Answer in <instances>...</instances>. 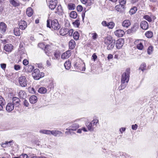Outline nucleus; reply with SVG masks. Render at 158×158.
I'll return each mask as SVG.
<instances>
[{
    "mask_svg": "<svg viewBox=\"0 0 158 158\" xmlns=\"http://www.w3.org/2000/svg\"><path fill=\"white\" fill-rule=\"evenodd\" d=\"M81 1L83 4L87 6H90L93 3L91 0H81Z\"/></svg>",
    "mask_w": 158,
    "mask_h": 158,
    "instance_id": "obj_23",
    "label": "nucleus"
},
{
    "mask_svg": "<svg viewBox=\"0 0 158 158\" xmlns=\"http://www.w3.org/2000/svg\"><path fill=\"white\" fill-rule=\"evenodd\" d=\"M141 27L143 30H146L148 28V24L145 21H142L140 24Z\"/></svg>",
    "mask_w": 158,
    "mask_h": 158,
    "instance_id": "obj_13",
    "label": "nucleus"
},
{
    "mask_svg": "<svg viewBox=\"0 0 158 158\" xmlns=\"http://www.w3.org/2000/svg\"><path fill=\"white\" fill-rule=\"evenodd\" d=\"M82 7L81 5H78L77 7V10L78 11L81 12L82 10Z\"/></svg>",
    "mask_w": 158,
    "mask_h": 158,
    "instance_id": "obj_52",
    "label": "nucleus"
},
{
    "mask_svg": "<svg viewBox=\"0 0 158 158\" xmlns=\"http://www.w3.org/2000/svg\"><path fill=\"white\" fill-rule=\"evenodd\" d=\"M146 65L145 63H142L140 65L139 69L141 70L143 72L146 69Z\"/></svg>",
    "mask_w": 158,
    "mask_h": 158,
    "instance_id": "obj_35",
    "label": "nucleus"
},
{
    "mask_svg": "<svg viewBox=\"0 0 158 158\" xmlns=\"http://www.w3.org/2000/svg\"><path fill=\"white\" fill-rule=\"evenodd\" d=\"M92 35L93 39L94 40H96L98 37L97 34L96 33H95L92 34Z\"/></svg>",
    "mask_w": 158,
    "mask_h": 158,
    "instance_id": "obj_53",
    "label": "nucleus"
},
{
    "mask_svg": "<svg viewBox=\"0 0 158 158\" xmlns=\"http://www.w3.org/2000/svg\"><path fill=\"white\" fill-rule=\"evenodd\" d=\"M130 69H127L125 72L122 76L121 80V85L119 87L120 89H124L127 86V83L129 81L130 77Z\"/></svg>",
    "mask_w": 158,
    "mask_h": 158,
    "instance_id": "obj_1",
    "label": "nucleus"
},
{
    "mask_svg": "<svg viewBox=\"0 0 158 158\" xmlns=\"http://www.w3.org/2000/svg\"><path fill=\"white\" fill-rule=\"evenodd\" d=\"M57 3V0H50L49 4V7L50 9L52 10H54L55 8Z\"/></svg>",
    "mask_w": 158,
    "mask_h": 158,
    "instance_id": "obj_8",
    "label": "nucleus"
},
{
    "mask_svg": "<svg viewBox=\"0 0 158 158\" xmlns=\"http://www.w3.org/2000/svg\"><path fill=\"white\" fill-rule=\"evenodd\" d=\"M28 64V61L26 60V59H24L23 60V64L26 66H27V65Z\"/></svg>",
    "mask_w": 158,
    "mask_h": 158,
    "instance_id": "obj_56",
    "label": "nucleus"
},
{
    "mask_svg": "<svg viewBox=\"0 0 158 158\" xmlns=\"http://www.w3.org/2000/svg\"><path fill=\"white\" fill-rule=\"evenodd\" d=\"M115 35L118 37H122L125 34L124 31L122 30L118 29L115 31L114 32Z\"/></svg>",
    "mask_w": 158,
    "mask_h": 158,
    "instance_id": "obj_14",
    "label": "nucleus"
},
{
    "mask_svg": "<svg viewBox=\"0 0 158 158\" xmlns=\"http://www.w3.org/2000/svg\"><path fill=\"white\" fill-rule=\"evenodd\" d=\"M47 91L46 89L44 87H40L38 90V92L41 94H45L46 93Z\"/></svg>",
    "mask_w": 158,
    "mask_h": 158,
    "instance_id": "obj_30",
    "label": "nucleus"
},
{
    "mask_svg": "<svg viewBox=\"0 0 158 158\" xmlns=\"http://www.w3.org/2000/svg\"><path fill=\"white\" fill-rule=\"evenodd\" d=\"M75 42L73 40H70L69 42V48L71 49H73L75 47Z\"/></svg>",
    "mask_w": 158,
    "mask_h": 158,
    "instance_id": "obj_26",
    "label": "nucleus"
},
{
    "mask_svg": "<svg viewBox=\"0 0 158 158\" xmlns=\"http://www.w3.org/2000/svg\"><path fill=\"white\" fill-rule=\"evenodd\" d=\"M19 81L21 86L25 87L27 85V80L25 76H22L20 77L19 79Z\"/></svg>",
    "mask_w": 158,
    "mask_h": 158,
    "instance_id": "obj_5",
    "label": "nucleus"
},
{
    "mask_svg": "<svg viewBox=\"0 0 158 158\" xmlns=\"http://www.w3.org/2000/svg\"><path fill=\"white\" fill-rule=\"evenodd\" d=\"M119 3L122 5H124L126 3V0H119Z\"/></svg>",
    "mask_w": 158,
    "mask_h": 158,
    "instance_id": "obj_54",
    "label": "nucleus"
},
{
    "mask_svg": "<svg viewBox=\"0 0 158 158\" xmlns=\"http://www.w3.org/2000/svg\"><path fill=\"white\" fill-rule=\"evenodd\" d=\"M14 69L16 70H19L20 69V66L19 65H15L14 66Z\"/></svg>",
    "mask_w": 158,
    "mask_h": 158,
    "instance_id": "obj_55",
    "label": "nucleus"
},
{
    "mask_svg": "<svg viewBox=\"0 0 158 158\" xmlns=\"http://www.w3.org/2000/svg\"><path fill=\"white\" fill-rule=\"evenodd\" d=\"M71 51L68 50L66 51L62 55L61 58L65 59L69 58L71 55Z\"/></svg>",
    "mask_w": 158,
    "mask_h": 158,
    "instance_id": "obj_17",
    "label": "nucleus"
},
{
    "mask_svg": "<svg viewBox=\"0 0 158 158\" xmlns=\"http://www.w3.org/2000/svg\"><path fill=\"white\" fill-rule=\"evenodd\" d=\"M136 30V27L135 26H134L132 27L131 29H129L127 30L128 33H133L135 32Z\"/></svg>",
    "mask_w": 158,
    "mask_h": 158,
    "instance_id": "obj_38",
    "label": "nucleus"
},
{
    "mask_svg": "<svg viewBox=\"0 0 158 158\" xmlns=\"http://www.w3.org/2000/svg\"><path fill=\"white\" fill-rule=\"evenodd\" d=\"M37 98L35 95H32L29 98V101L32 104L35 103L37 102Z\"/></svg>",
    "mask_w": 158,
    "mask_h": 158,
    "instance_id": "obj_19",
    "label": "nucleus"
},
{
    "mask_svg": "<svg viewBox=\"0 0 158 158\" xmlns=\"http://www.w3.org/2000/svg\"><path fill=\"white\" fill-rule=\"evenodd\" d=\"M56 13L57 12L61 13L62 12V7L60 5H58L56 8L55 11Z\"/></svg>",
    "mask_w": 158,
    "mask_h": 158,
    "instance_id": "obj_42",
    "label": "nucleus"
},
{
    "mask_svg": "<svg viewBox=\"0 0 158 158\" xmlns=\"http://www.w3.org/2000/svg\"><path fill=\"white\" fill-rule=\"evenodd\" d=\"M14 34L16 36H19L20 35L21 33L20 31V30L18 28H15L14 30Z\"/></svg>",
    "mask_w": 158,
    "mask_h": 158,
    "instance_id": "obj_31",
    "label": "nucleus"
},
{
    "mask_svg": "<svg viewBox=\"0 0 158 158\" xmlns=\"http://www.w3.org/2000/svg\"><path fill=\"white\" fill-rule=\"evenodd\" d=\"M47 26L48 27L52 28L54 30H59L60 28V26L58 22L56 19L52 20L48 19L47 21Z\"/></svg>",
    "mask_w": 158,
    "mask_h": 158,
    "instance_id": "obj_2",
    "label": "nucleus"
},
{
    "mask_svg": "<svg viewBox=\"0 0 158 158\" xmlns=\"http://www.w3.org/2000/svg\"><path fill=\"white\" fill-rule=\"evenodd\" d=\"M74 66L75 68L81 71H84L85 70V64L81 60L75 62Z\"/></svg>",
    "mask_w": 158,
    "mask_h": 158,
    "instance_id": "obj_4",
    "label": "nucleus"
},
{
    "mask_svg": "<svg viewBox=\"0 0 158 158\" xmlns=\"http://www.w3.org/2000/svg\"><path fill=\"white\" fill-rule=\"evenodd\" d=\"M19 98H25L26 97V94L25 92L23 90H20L19 93Z\"/></svg>",
    "mask_w": 158,
    "mask_h": 158,
    "instance_id": "obj_27",
    "label": "nucleus"
},
{
    "mask_svg": "<svg viewBox=\"0 0 158 158\" xmlns=\"http://www.w3.org/2000/svg\"><path fill=\"white\" fill-rule=\"evenodd\" d=\"M137 48L140 50H142L143 48V43L142 42L138 43L137 45Z\"/></svg>",
    "mask_w": 158,
    "mask_h": 158,
    "instance_id": "obj_43",
    "label": "nucleus"
},
{
    "mask_svg": "<svg viewBox=\"0 0 158 158\" xmlns=\"http://www.w3.org/2000/svg\"><path fill=\"white\" fill-rule=\"evenodd\" d=\"M143 18L147 20L149 22H151L152 21L151 18L148 15H145L143 16Z\"/></svg>",
    "mask_w": 158,
    "mask_h": 158,
    "instance_id": "obj_48",
    "label": "nucleus"
},
{
    "mask_svg": "<svg viewBox=\"0 0 158 158\" xmlns=\"http://www.w3.org/2000/svg\"><path fill=\"white\" fill-rule=\"evenodd\" d=\"M15 106L11 102H9L7 104L6 106V110L8 112H11L14 108Z\"/></svg>",
    "mask_w": 158,
    "mask_h": 158,
    "instance_id": "obj_10",
    "label": "nucleus"
},
{
    "mask_svg": "<svg viewBox=\"0 0 158 158\" xmlns=\"http://www.w3.org/2000/svg\"><path fill=\"white\" fill-rule=\"evenodd\" d=\"M10 3L13 6L16 7L19 5L18 1L15 0H9Z\"/></svg>",
    "mask_w": 158,
    "mask_h": 158,
    "instance_id": "obj_24",
    "label": "nucleus"
},
{
    "mask_svg": "<svg viewBox=\"0 0 158 158\" xmlns=\"http://www.w3.org/2000/svg\"><path fill=\"white\" fill-rule=\"evenodd\" d=\"M77 14L75 11H72L70 14V16L71 18L75 19L77 17Z\"/></svg>",
    "mask_w": 158,
    "mask_h": 158,
    "instance_id": "obj_33",
    "label": "nucleus"
},
{
    "mask_svg": "<svg viewBox=\"0 0 158 158\" xmlns=\"http://www.w3.org/2000/svg\"><path fill=\"white\" fill-rule=\"evenodd\" d=\"M92 57L93 58V59L94 60V61H95L97 58V56L96 54L95 53H94L92 55Z\"/></svg>",
    "mask_w": 158,
    "mask_h": 158,
    "instance_id": "obj_59",
    "label": "nucleus"
},
{
    "mask_svg": "<svg viewBox=\"0 0 158 158\" xmlns=\"http://www.w3.org/2000/svg\"><path fill=\"white\" fill-rule=\"evenodd\" d=\"M91 124L92 123L90 122H88L87 123V127L88 130L90 131H93V129L92 127Z\"/></svg>",
    "mask_w": 158,
    "mask_h": 158,
    "instance_id": "obj_47",
    "label": "nucleus"
},
{
    "mask_svg": "<svg viewBox=\"0 0 158 158\" xmlns=\"http://www.w3.org/2000/svg\"><path fill=\"white\" fill-rule=\"evenodd\" d=\"M79 127V125L77 123H73L69 127V128L66 129L67 130H69V132H70L71 130L76 131Z\"/></svg>",
    "mask_w": 158,
    "mask_h": 158,
    "instance_id": "obj_12",
    "label": "nucleus"
},
{
    "mask_svg": "<svg viewBox=\"0 0 158 158\" xmlns=\"http://www.w3.org/2000/svg\"><path fill=\"white\" fill-rule=\"evenodd\" d=\"M34 69V67L31 65L25 66L23 70L24 72L27 73L31 72Z\"/></svg>",
    "mask_w": 158,
    "mask_h": 158,
    "instance_id": "obj_15",
    "label": "nucleus"
},
{
    "mask_svg": "<svg viewBox=\"0 0 158 158\" xmlns=\"http://www.w3.org/2000/svg\"><path fill=\"white\" fill-rule=\"evenodd\" d=\"M75 6L74 4L69 3L68 6V9L70 10H73L75 9Z\"/></svg>",
    "mask_w": 158,
    "mask_h": 158,
    "instance_id": "obj_40",
    "label": "nucleus"
},
{
    "mask_svg": "<svg viewBox=\"0 0 158 158\" xmlns=\"http://www.w3.org/2000/svg\"><path fill=\"white\" fill-rule=\"evenodd\" d=\"M26 12L29 17H31L33 13L32 9L31 7H28L27 9Z\"/></svg>",
    "mask_w": 158,
    "mask_h": 158,
    "instance_id": "obj_29",
    "label": "nucleus"
},
{
    "mask_svg": "<svg viewBox=\"0 0 158 158\" xmlns=\"http://www.w3.org/2000/svg\"><path fill=\"white\" fill-rule=\"evenodd\" d=\"M130 21L128 20H126L123 21L122 23V26L124 27L128 28L130 25Z\"/></svg>",
    "mask_w": 158,
    "mask_h": 158,
    "instance_id": "obj_22",
    "label": "nucleus"
},
{
    "mask_svg": "<svg viewBox=\"0 0 158 158\" xmlns=\"http://www.w3.org/2000/svg\"><path fill=\"white\" fill-rule=\"evenodd\" d=\"M145 35L148 38H151L152 37L153 34L152 31H148L146 32Z\"/></svg>",
    "mask_w": 158,
    "mask_h": 158,
    "instance_id": "obj_34",
    "label": "nucleus"
},
{
    "mask_svg": "<svg viewBox=\"0 0 158 158\" xmlns=\"http://www.w3.org/2000/svg\"><path fill=\"white\" fill-rule=\"evenodd\" d=\"M124 43V40L122 38L118 40L116 43V47L117 48L119 49L121 48Z\"/></svg>",
    "mask_w": 158,
    "mask_h": 158,
    "instance_id": "obj_7",
    "label": "nucleus"
},
{
    "mask_svg": "<svg viewBox=\"0 0 158 158\" xmlns=\"http://www.w3.org/2000/svg\"><path fill=\"white\" fill-rule=\"evenodd\" d=\"M23 103H24V106H27V107L28 106L29 104L27 100H25L24 101Z\"/></svg>",
    "mask_w": 158,
    "mask_h": 158,
    "instance_id": "obj_60",
    "label": "nucleus"
},
{
    "mask_svg": "<svg viewBox=\"0 0 158 158\" xmlns=\"http://www.w3.org/2000/svg\"><path fill=\"white\" fill-rule=\"evenodd\" d=\"M73 32V30L72 29L69 30L68 32V34L69 36H71L72 35Z\"/></svg>",
    "mask_w": 158,
    "mask_h": 158,
    "instance_id": "obj_58",
    "label": "nucleus"
},
{
    "mask_svg": "<svg viewBox=\"0 0 158 158\" xmlns=\"http://www.w3.org/2000/svg\"><path fill=\"white\" fill-rule=\"evenodd\" d=\"M50 134H52L55 136H56L58 135L61 136L62 135V133L58 130H52L50 131Z\"/></svg>",
    "mask_w": 158,
    "mask_h": 158,
    "instance_id": "obj_16",
    "label": "nucleus"
},
{
    "mask_svg": "<svg viewBox=\"0 0 158 158\" xmlns=\"http://www.w3.org/2000/svg\"><path fill=\"white\" fill-rule=\"evenodd\" d=\"M0 65L1 68L3 69H5L6 68V65L5 64H1Z\"/></svg>",
    "mask_w": 158,
    "mask_h": 158,
    "instance_id": "obj_62",
    "label": "nucleus"
},
{
    "mask_svg": "<svg viewBox=\"0 0 158 158\" xmlns=\"http://www.w3.org/2000/svg\"><path fill=\"white\" fill-rule=\"evenodd\" d=\"M102 24L103 26H107L108 23H107L106 21H103L102 23Z\"/></svg>",
    "mask_w": 158,
    "mask_h": 158,
    "instance_id": "obj_61",
    "label": "nucleus"
},
{
    "mask_svg": "<svg viewBox=\"0 0 158 158\" xmlns=\"http://www.w3.org/2000/svg\"><path fill=\"white\" fill-rule=\"evenodd\" d=\"M38 46L41 48H44V51L45 52V53L47 55H48L47 54V52H46V50L47 49V48L49 46V45H47L46 46H45L43 43H41L38 44Z\"/></svg>",
    "mask_w": 158,
    "mask_h": 158,
    "instance_id": "obj_25",
    "label": "nucleus"
},
{
    "mask_svg": "<svg viewBox=\"0 0 158 158\" xmlns=\"http://www.w3.org/2000/svg\"><path fill=\"white\" fill-rule=\"evenodd\" d=\"M68 31H69V29L63 27L60 30V34L62 35H65L68 34Z\"/></svg>",
    "mask_w": 158,
    "mask_h": 158,
    "instance_id": "obj_21",
    "label": "nucleus"
},
{
    "mask_svg": "<svg viewBox=\"0 0 158 158\" xmlns=\"http://www.w3.org/2000/svg\"><path fill=\"white\" fill-rule=\"evenodd\" d=\"M12 141H10L9 142L6 141L4 143H1V145L2 147L3 148L6 147L8 143H11L12 142Z\"/></svg>",
    "mask_w": 158,
    "mask_h": 158,
    "instance_id": "obj_45",
    "label": "nucleus"
},
{
    "mask_svg": "<svg viewBox=\"0 0 158 158\" xmlns=\"http://www.w3.org/2000/svg\"><path fill=\"white\" fill-rule=\"evenodd\" d=\"M13 48V46L10 44H6L4 47V50L7 52H10Z\"/></svg>",
    "mask_w": 158,
    "mask_h": 158,
    "instance_id": "obj_18",
    "label": "nucleus"
},
{
    "mask_svg": "<svg viewBox=\"0 0 158 158\" xmlns=\"http://www.w3.org/2000/svg\"><path fill=\"white\" fill-rule=\"evenodd\" d=\"M74 26L76 27H78L80 24L79 20L77 19L73 23Z\"/></svg>",
    "mask_w": 158,
    "mask_h": 158,
    "instance_id": "obj_46",
    "label": "nucleus"
},
{
    "mask_svg": "<svg viewBox=\"0 0 158 158\" xmlns=\"http://www.w3.org/2000/svg\"><path fill=\"white\" fill-rule=\"evenodd\" d=\"M115 8L118 11L121 12L122 11V9H124V6L120 4L119 5H116Z\"/></svg>",
    "mask_w": 158,
    "mask_h": 158,
    "instance_id": "obj_28",
    "label": "nucleus"
},
{
    "mask_svg": "<svg viewBox=\"0 0 158 158\" xmlns=\"http://www.w3.org/2000/svg\"><path fill=\"white\" fill-rule=\"evenodd\" d=\"M40 72L39 70L37 69L34 70L33 72L32 73V75L34 79L38 80L40 79Z\"/></svg>",
    "mask_w": 158,
    "mask_h": 158,
    "instance_id": "obj_6",
    "label": "nucleus"
},
{
    "mask_svg": "<svg viewBox=\"0 0 158 158\" xmlns=\"http://www.w3.org/2000/svg\"><path fill=\"white\" fill-rule=\"evenodd\" d=\"M138 127V125L136 124L135 125H133L132 126V129L134 130H135L137 129Z\"/></svg>",
    "mask_w": 158,
    "mask_h": 158,
    "instance_id": "obj_57",
    "label": "nucleus"
},
{
    "mask_svg": "<svg viewBox=\"0 0 158 158\" xmlns=\"http://www.w3.org/2000/svg\"><path fill=\"white\" fill-rule=\"evenodd\" d=\"M40 133L47 135H50V131L47 130H42L40 131Z\"/></svg>",
    "mask_w": 158,
    "mask_h": 158,
    "instance_id": "obj_37",
    "label": "nucleus"
},
{
    "mask_svg": "<svg viewBox=\"0 0 158 158\" xmlns=\"http://www.w3.org/2000/svg\"><path fill=\"white\" fill-rule=\"evenodd\" d=\"M137 10V8L134 6L130 9L129 11V13L131 15H133L135 13Z\"/></svg>",
    "mask_w": 158,
    "mask_h": 158,
    "instance_id": "obj_39",
    "label": "nucleus"
},
{
    "mask_svg": "<svg viewBox=\"0 0 158 158\" xmlns=\"http://www.w3.org/2000/svg\"><path fill=\"white\" fill-rule=\"evenodd\" d=\"M113 58V56L110 54H109L107 57V59L108 60L112 59Z\"/></svg>",
    "mask_w": 158,
    "mask_h": 158,
    "instance_id": "obj_64",
    "label": "nucleus"
},
{
    "mask_svg": "<svg viewBox=\"0 0 158 158\" xmlns=\"http://www.w3.org/2000/svg\"><path fill=\"white\" fill-rule=\"evenodd\" d=\"M6 24L3 23L1 22L0 23V31L2 33H4L6 31Z\"/></svg>",
    "mask_w": 158,
    "mask_h": 158,
    "instance_id": "obj_20",
    "label": "nucleus"
},
{
    "mask_svg": "<svg viewBox=\"0 0 158 158\" xmlns=\"http://www.w3.org/2000/svg\"><path fill=\"white\" fill-rule=\"evenodd\" d=\"M27 157L28 156L27 154H23L19 157H15L12 158H27Z\"/></svg>",
    "mask_w": 158,
    "mask_h": 158,
    "instance_id": "obj_49",
    "label": "nucleus"
},
{
    "mask_svg": "<svg viewBox=\"0 0 158 158\" xmlns=\"http://www.w3.org/2000/svg\"><path fill=\"white\" fill-rule=\"evenodd\" d=\"M5 103V101L4 98L1 96H0V104L1 105H4Z\"/></svg>",
    "mask_w": 158,
    "mask_h": 158,
    "instance_id": "obj_50",
    "label": "nucleus"
},
{
    "mask_svg": "<svg viewBox=\"0 0 158 158\" xmlns=\"http://www.w3.org/2000/svg\"><path fill=\"white\" fill-rule=\"evenodd\" d=\"M54 55L56 59L58 58L60 56L59 53L58 52H56L54 53Z\"/></svg>",
    "mask_w": 158,
    "mask_h": 158,
    "instance_id": "obj_63",
    "label": "nucleus"
},
{
    "mask_svg": "<svg viewBox=\"0 0 158 158\" xmlns=\"http://www.w3.org/2000/svg\"><path fill=\"white\" fill-rule=\"evenodd\" d=\"M104 43L107 45V49L108 50L112 49L115 45V41L113 40L112 38L110 36L106 37L104 40Z\"/></svg>",
    "mask_w": 158,
    "mask_h": 158,
    "instance_id": "obj_3",
    "label": "nucleus"
},
{
    "mask_svg": "<svg viewBox=\"0 0 158 158\" xmlns=\"http://www.w3.org/2000/svg\"><path fill=\"white\" fill-rule=\"evenodd\" d=\"M19 27L22 30H24L27 27V22L24 20H21L19 23Z\"/></svg>",
    "mask_w": 158,
    "mask_h": 158,
    "instance_id": "obj_11",
    "label": "nucleus"
},
{
    "mask_svg": "<svg viewBox=\"0 0 158 158\" xmlns=\"http://www.w3.org/2000/svg\"><path fill=\"white\" fill-rule=\"evenodd\" d=\"M71 66V63L69 61H66L64 64L65 68L67 70L70 69Z\"/></svg>",
    "mask_w": 158,
    "mask_h": 158,
    "instance_id": "obj_32",
    "label": "nucleus"
},
{
    "mask_svg": "<svg viewBox=\"0 0 158 158\" xmlns=\"http://www.w3.org/2000/svg\"><path fill=\"white\" fill-rule=\"evenodd\" d=\"M153 48L152 46H150L147 49V53L148 55H151L152 52Z\"/></svg>",
    "mask_w": 158,
    "mask_h": 158,
    "instance_id": "obj_41",
    "label": "nucleus"
},
{
    "mask_svg": "<svg viewBox=\"0 0 158 158\" xmlns=\"http://www.w3.org/2000/svg\"><path fill=\"white\" fill-rule=\"evenodd\" d=\"M20 102V100L19 98L16 97H14L12 98V102H11V103H12L15 107H18L19 105Z\"/></svg>",
    "mask_w": 158,
    "mask_h": 158,
    "instance_id": "obj_9",
    "label": "nucleus"
},
{
    "mask_svg": "<svg viewBox=\"0 0 158 158\" xmlns=\"http://www.w3.org/2000/svg\"><path fill=\"white\" fill-rule=\"evenodd\" d=\"M114 26V23L113 22H110L108 23V27L110 29H112Z\"/></svg>",
    "mask_w": 158,
    "mask_h": 158,
    "instance_id": "obj_44",
    "label": "nucleus"
},
{
    "mask_svg": "<svg viewBox=\"0 0 158 158\" xmlns=\"http://www.w3.org/2000/svg\"><path fill=\"white\" fill-rule=\"evenodd\" d=\"M98 122V120L96 118H94L93 120L92 121L91 123L93 124V126L96 125Z\"/></svg>",
    "mask_w": 158,
    "mask_h": 158,
    "instance_id": "obj_51",
    "label": "nucleus"
},
{
    "mask_svg": "<svg viewBox=\"0 0 158 158\" xmlns=\"http://www.w3.org/2000/svg\"><path fill=\"white\" fill-rule=\"evenodd\" d=\"M74 39L76 40H77L79 37V34L77 31L75 32L73 34Z\"/></svg>",
    "mask_w": 158,
    "mask_h": 158,
    "instance_id": "obj_36",
    "label": "nucleus"
}]
</instances>
